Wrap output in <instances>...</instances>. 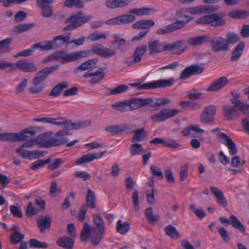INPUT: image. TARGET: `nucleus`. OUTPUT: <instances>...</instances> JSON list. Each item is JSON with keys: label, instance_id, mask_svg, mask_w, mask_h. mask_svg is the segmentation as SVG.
I'll use <instances>...</instances> for the list:
<instances>
[{"label": "nucleus", "instance_id": "obj_1", "mask_svg": "<svg viewBox=\"0 0 249 249\" xmlns=\"http://www.w3.org/2000/svg\"><path fill=\"white\" fill-rule=\"evenodd\" d=\"M59 67V65L56 64L45 67L37 72L32 80L33 85L29 88V91L32 94H37L41 92L45 88L41 83L47 78L50 74L57 70Z\"/></svg>", "mask_w": 249, "mask_h": 249}, {"label": "nucleus", "instance_id": "obj_2", "mask_svg": "<svg viewBox=\"0 0 249 249\" xmlns=\"http://www.w3.org/2000/svg\"><path fill=\"white\" fill-rule=\"evenodd\" d=\"M188 13L186 8H181L176 11V16L178 18H185V19L177 20L169 25L163 27L157 30L158 35H164L179 30L184 27L186 24L192 19L189 16L185 14Z\"/></svg>", "mask_w": 249, "mask_h": 249}, {"label": "nucleus", "instance_id": "obj_3", "mask_svg": "<svg viewBox=\"0 0 249 249\" xmlns=\"http://www.w3.org/2000/svg\"><path fill=\"white\" fill-rule=\"evenodd\" d=\"M8 68L13 71L19 69L24 72H34L37 70V67L34 62L27 59L18 60L16 63L0 60V70H3Z\"/></svg>", "mask_w": 249, "mask_h": 249}, {"label": "nucleus", "instance_id": "obj_4", "mask_svg": "<svg viewBox=\"0 0 249 249\" xmlns=\"http://www.w3.org/2000/svg\"><path fill=\"white\" fill-rule=\"evenodd\" d=\"M59 118L61 119L56 121L55 125L62 126L64 129L57 132V136L70 135V130L84 128L90 126L91 124V122L88 120L72 123L71 120H64L63 118Z\"/></svg>", "mask_w": 249, "mask_h": 249}, {"label": "nucleus", "instance_id": "obj_5", "mask_svg": "<svg viewBox=\"0 0 249 249\" xmlns=\"http://www.w3.org/2000/svg\"><path fill=\"white\" fill-rule=\"evenodd\" d=\"M92 18L91 15L86 16L83 12H79L71 15L65 20V23L68 24L63 30L66 31L75 30L90 20Z\"/></svg>", "mask_w": 249, "mask_h": 249}, {"label": "nucleus", "instance_id": "obj_6", "mask_svg": "<svg viewBox=\"0 0 249 249\" xmlns=\"http://www.w3.org/2000/svg\"><path fill=\"white\" fill-rule=\"evenodd\" d=\"M92 219L95 227L92 228V232L96 233V236H93L92 237V244L94 245H98L103 236L106 233V228L104 221L99 214L94 213L92 216Z\"/></svg>", "mask_w": 249, "mask_h": 249}, {"label": "nucleus", "instance_id": "obj_7", "mask_svg": "<svg viewBox=\"0 0 249 249\" xmlns=\"http://www.w3.org/2000/svg\"><path fill=\"white\" fill-rule=\"evenodd\" d=\"M36 134V131L30 128H26L19 133H16V142H24L17 149H23L24 147H34Z\"/></svg>", "mask_w": 249, "mask_h": 249}, {"label": "nucleus", "instance_id": "obj_8", "mask_svg": "<svg viewBox=\"0 0 249 249\" xmlns=\"http://www.w3.org/2000/svg\"><path fill=\"white\" fill-rule=\"evenodd\" d=\"M196 23L202 24H209L212 26H221L224 25L226 22L221 18L220 13L210 14L203 16L196 20Z\"/></svg>", "mask_w": 249, "mask_h": 249}, {"label": "nucleus", "instance_id": "obj_9", "mask_svg": "<svg viewBox=\"0 0 249 249\" xmlns=\"http://www.w3.org/2000/svg\"><path fill=\"white\" fill-rule=\"evenodd\" d=\"M211 48L214 53L228 52L230 50V46L227 44L226 38L221 36H216L212 39H210Z\"/></svg>", "mask_w": 249, "mask_h": 249}, {"label": "nucleus", "instance_id": "obj_10", "mask_svg": "<svg viewBox=\"0 0 249 249\" xmlns=\"http://www.w3.org/2000/svg\"><path fill=\"white\" fill-rule=\"evenodd\" d=\"M13 231L10 236V242L13 244L20 243L18 249H27V243L22 242L24 238V235L20 232V228L16 225H13L11 229Z\"/></svg>", "mask_w": 249, "mask_h": 249}, {"label": "nucleus", "instance_id": "obj_11", "mask_svg": "<svg viewBox=\"0 0 249 249\" xmlns=\"http://www.w3.org/2000/svg\"><path fill=\"white\" fill-rule=\"evenodd\" d=\"M180 112L177 109H168L167 108L161 110L151 117V119L154 122H162L169 118L173 117Z\"/></svg>", "mask_w": 249, "mask_h": 249}, {"label": "nucleus", "instance_id": "obj_12", "mask_svg": "<svg viewBox=\"0 0 249 249\" xmlns=\"http://www.w3.org/2000/svg\"><path fill=\"white\" fill-rule=\"evenodd\" d=\"M16 152L21 157L29 160L37 159L43 157L47 152L45 151L35 150L29 151L21 149H16Z\"/></svg>", "mask_w": 249, "mask_h": 249}, {"label": "nucleus", "instance_id": "obj_13", "mask_svg": "<svg viewBox=\"0 0 249 249\" xmlns=\"http://www.w3.org/2000/svg\"><path fill=\"white\" fill-rule=\"evenodd\" d=\"M204 70V67L200 65H192L186 67L180 73L179 78L182 80L188 79L193 75L201 73Z\"/></svg>", "mask_w": 249, "mask_h": 249}, {"label": "nucleus", "instance_id": "obj_14", "mask_svg": "<svg viewBox=\"0 0 249 249\" xmlns=\"http://www.w3.org/2000/svg\"><path fill=\"white\" fill-rule=\"evenodd\" d=\"M129 109L131 111L136 110L145 106H148L152 102V98H141L134 97L128 99Z\"/></svg>", "mask_w": 249, "mask_h": 249}, {"label": "nucleus", "instance_id": "obj_15", "mask_svg": "<svg viewBox=\"0 0 249 249\" xmlns=\"http://www.w3.org/2000/svg\"><path fill=\"white\" fill-rule=\"evenodd\" d=\"M186 8L188 13L192 15H197L215 12L218 10L219 7L210 5H201Z\"/></svg>", "mask_w": 249, "mask_h": 249}, {"label": "nucleus", "instance_id": "obj_16", "mask_svg": "<svg viewBox=\"0 0 249 249\" xmlns=\"http://www.w3.org/2000/svg\"><path fill=\"white\" fill-rule=\"evenodd\" d=\"M231 221L228 218L224 217H221L219 218L221 222L225 226L231 225L233 228L239 230L241 232H244L245 229L239 219L234 215L230 216Z\"/></svg>", "mask_w": 249, "mask_h": 249}, {"label": "nucleus", "instance_id": "obj_17", "mask_svg": "<svg viewBox=\"0 0 249 249\" xmlns=\"http://www.w3.org/2000/svg\"><path fill=\"white\" fill-rule=\"evenodd\" d=\"M229 82L227 77L222 76L218 79L213 81L207 88L206 90L208 92L217 91L224 87H225Z\"/></svg>", "mask_w": 249, "mask_h": 249}, {"label": "nucleus", "instance_id": "obj_18", "mask_svg": "<svg viewBox=\"0 0 249 249\" xmlns=\"http://www.w3.org/2000/svg\"><path fill=\"white\" fill-rule=\"evenodd\" d=\"M105 130L111 134H119L124 132L130 133L132 132V129L128 124L113 125L107 126Z\"/></svg>", "mask_w": 249, "mask_h": 249}, {"label": "nucleus", "instance_id": "obj_19", "mask_svg": "<svg viewBox=\"0 0 249 249\" xmlns=\"http://www.w3.org/2000/svg\"><path fill=\"white\" fill-rule=\"evenodd\" d=\"M94 48H95L94 50L95 54L106 58H109L116 53L115 50L105 47L101 44H97Z\"/></svg>", "mask_w": 249, "mask_h": 249}, {"label": "nucleus", "instance_id": "obj_20", "mask_svg": "<svg viewBox=\"0 0 249 249\" xmlns=\"http://www.w3.org/2000/svg\"><path fill=\"white\" fill-rule=\"evenodd\" d=\"M224 116L228 120H233L234 117L236 118L239 116L240 113L237 107L230 106L229 105H224L222 107Z\"/></svg>", "mask_w": 249, "mask_h": 249}, {"label": "nucleus", "instance_id": "obj_21", "mask_svg": "<svg viewBox=\"0 0 249 249\" xmlns=\"http://www.w3.org/2000/svg\"><path fill=\"white\" fill-rule=\"evenodd\" d=\"M107 152V151H103L100 153L88 154L83 155L79 158L76 162V164H81L84 163H88L95 159H100Z\"/></svg>", "mask_w": 249, "mask_h": 249}, {"label": "nucleus", "instance_id": "obj_22", "mask_svg": "<svg viewBox=\"0 0 249 249\" xmlns=\"http://www.w3.org/2000/svg\"><path fill=\"white\" fill-rule=\"evenodd\" d=\"M93 236H96V233H93L92 232V228L87 222H85L80 234L81 241L86 243L90 238L92 243V237Z\"/></svg>", "mask_w": 249, "mask_h": 249}, {"label": "nucleus", "instance_id": "obj_23", "mask_svg": "<svg viewBox=\"0 0 249 249\" xmlns=\"http://www.w3.org/2000/svg\"><path fill=\"white\" fill-rule=\"evenodd\" d=\"M37 226L41 233H44L46 230L50 229L51 223V217L47 214L44 216L40 217L37 220Z\"/></svg>", "mask_w": 249, "mask_h": 249}, {"label": "nucleus", "instance_id": "obj_24", "mask_svg": "<svg viewBox=\"0 0 249 249\" xmlns=\"http://www.w3.org/2000/svg\"><path fill=\"white\" fill-rule=\"evenodd\" d=\"M96 47V45H93L91 46V50H85L79 52H73L71 53L72 55V61H74L78 59L90 57L95 54L94 47Z\"/></svg>", "mask_w": 249, "mask_h": 249}, {"label": "nucleus", "instance_id": "obj_25", "mask_svg": "<svg viewBox=\"0 0 249 249\" xmlns=\"http://www.w3.org/2000/svg\"><path fill=\"white\" fill-rule=\"evenodd\" d=\"M210 190L216 197L218 203L223 207H227L228 202L223 192L217 187L214 186L210 187Z\"/></svg>", "mask_w": 249, "mask_h": 249}, {"label": "nucleus", "instance_id": "obj_26", "mask_svg": "<svg viewBox=\"0 0 249 249\" xmlns=\"http://www.w3.org/2000/svg\"><path fill=\"white\" fill-rule=\"evenodd\" d=\"M73 238L72 237L62 236L57 240L56 244L58 246L66 249H72L74 244Z\"/></svg>", "mask_w": 249, "mask_h": 249}, {"label": "nucleus", "instance_id": "obj_27", "mask_svg": "<svg viewBox=\"0 0 249 249\" xmlns=\"http://www.w3.org/2000/svg\"><path fill=\"white\" fill-rule=\"evenodd\" d=\"M174 82L175 80L173 77L169 79H160L153 81H151L152 88L155 89L170 87L173 85Z\"/></svg>", "mask_w": 249, "mask_h": 249}, {"label": "nucleus", "instance_id": "obj_28", "mask_svg": "<svg viewBox=\"0 0 249 249\" xmlns=\"http://www.w3.org/2000/svg\"><path fill=\"white\" fill-rule=\"evenodd\" d=\"M65 135H57V132L54 135V137L53 138H50V142L48 145V146H50V147L52 146H60L61 145L65 144L67 143L69 140L68 138L64 137Z\"/></svg>", "mask_w": 249, "mask_h": 249}, {"label": "nucleus", "instance_id": "obj_29", "mask_svg": "<svg viewBox=\"0 0 249 249\" xmlns=\"http://www.w3.org/2000/svg\"><path fill=\"white\" fill-rule=\"evenodd\" d=\"M154 25L155 22L153 20L143 19L134 23L132 25V28L135 29H146L147 30Z\"/></svg>", "mask_w": 249, "mask_h": 249}, {"label": "nucleus", "instance_id": "obj_30", "mask_svg": "<svg viewBox=\"0 0 249 249\" xmlns=\"http://www.w3.org/2000/svg\"><path fill=\"white\" fill-rule=\"evenodd\" d=\"M54 60L61 59L63 63L72 62L71 53L69 54H65L63 51H57L53 53Z\"/></svg>", "mask_w": 249, "mask_h": 249}, {"label": "nucleus", "instance_id": "obj_31", "mask_svg": "<svg viewBox=\"0 0 249 249\" xmlns=\"http://www.w3.org/2000/svg\"><path fill=\"white\" fill-rule=\"evenodd\" d=\"M210 37L207 35L196 36L190 38L187 40V43L192 46H197L204 42H209Z\"/></svg>", "mask_w": 249, "mask_h": 249}, {"label": "nucleus", "instance_id": "obj_32", "mask_svg": "<svg viewBox=\"0 0 249 249\" xmlns=\"http://www.w3.org/2000/svg\"><path fill=\"white\" fill-rule=\"evenodd\" d=\"M99 59L97 58L88 60L82 63L78 67L75 69V71L78 70L81 71H84L92 68H96L95 65L97 63Z\"/></svg>", "mask_w": 249, "mask_h": 249}, {"label": "nucleus", "instance_id": "obj_33", "mask_svg": "<svg viewBox=\"0 0 249 249\" xmlns=\"http://www.w3.org/2000/svg\"><path fill=\"white\" fill-rule=\"evenodd\" d=\"M244 48V43L240 42L234 48L231 57V60L232 62L237 61L241 56Z\"/></svg>", "mask_w": 249, "mask_h": 249}, {"label": "nucleus", "instance_id": "obj_34", "mask_svg": "<svg viewBox=\"0 0 249 249\" xmlns=\"http://www.w3.org/2000/svg\"><path fill=\"white\" fill-rule=\"evenodd\" d=\"M147 47L145 45L142 44L136 48L133 53L134 61L136 62H139L141 61L142 56L146 52Z\"/></svg>", "mask_w": 249, "mask_h": 249}, {"label": "nucleus", "instance_id": "obj_35", "mask_svg": "<svg viewBox=\"0 0 249 249\" xmlns=\"http://www.w3.org/2000/svg\"><path fill=\"white\" fill-rule=\"evenodd\" d=\"M68 87V83L64 81L54 86L50 93L49 95L53 97H57L64 89H67Z\"/></svg>", "mask_w": 249, "mask_h": 249}, {"label": "nucleus", "instance_id": "obj_36", "mask_svg": "<svg viewBox=\"0 0 249 249\" xmlns=\"http://www.w3.org/2000/svg\"><path fill=\"white\" fill-rule=\"evenodd\" d=\"M86 202L88 207L94 209L96 208V197L94 193L90 189H88L86 198Z\"/></svg>", "mask_w": 249, "mask_h": 249}, {"label": "nucleus", "instance_id": "obj_37", "mask_svg": "<svg viewBox=\"0 0 249 249\" xmlns=\"http://www.w3.org/2000/svg\"><path fill=\"white\" fill-rule=\"evenodd\" d=\"M228 15L232 18L243 19L249 17V11L234 10L230 12Z\"/></svg>", "mask_w": 249, "mask_h": 249}, {"label": "nucleus", "instance_id": "obj_38", "mask_svg": "<svg viewBox=\"0 0 249 249\" xmlns=\"http://www.w3.org/2000/svg\"><path fill=\"white\" fill-rule=\"evenodd\" d=\"M48 136L46 134L42 133L36 137H35V145L36 144H41L43 148H49L48 146L50 142V139H47Z\"/></svg>", "mask_w": 249, "mask_h": 249}, {"label": "nucleus", "instance_id": "obj_39", "mask_svg": "<svg viewBox=\"0 0 249 249\" xmlns=\"http://www.w3.org/2000/svg\"><path fill=\"white\" fill-rule=\"evenodd\" d=\"M220 129L216 128L212 130V133H216V137L220 143L226 145L231 139L226 133L219 132Z\"/></svg>", "mask_w": 249, "mask_h": 249}, {"label": "nucleus", "instance_id": "obj_40", "mask_svg": "<svg viewBox=\"0 0 249 249\" xmlns=\"http://www.w3.org/2000/svg\"><path fill=\"white\" fill-rule=\"evenodd\" d=\"M36 26L34 23L22 24L15 26L13 29L14 33L19 34L28 31Z\"/></svg>", "mask_w": 249, "mask_h": 249}, {"label": "nucleus", "instance_id": "obj_41", "mask_svg": "<svg viewBox=\"0 0 249 249\" xmlns=\"http://www.w3.org/2000/svg\"><path fill=\"white\" fill-rule=\"evenodd\" d=\"M147 132L144 128L136 130L132 138V141L142 142L147 137Z\"/></svg>", "mask_w": 249, "mask_h": 249}, {"label": "nucleus", "instance_id": "obj_42", "mask_svg": "<svg viewBox=\"0 0 249 249\" xmlns=\"http://www.w3.org/2000/svg\"><path fill=\"white\" fill-rule=\"evenodd\" d=\"M154 11V10L152 8L148 7H142L140 8L131 9L129 11V13L130 14H134L136 16H143L150 15L152 12Z\"/></svg>", "mask_w": 249, "mask_h": 249}, {"label": "nucleus", "instance_id": "obj_43", "mask_svg": "<svg viewBox=\"0 0 249 249\" xmlns=\"http://www.w3.org/2000/svg\"><path fill=\"white\" fill-rule=\"evenodd\" d=\"M130 225L127 222H123L119 220L116 223V231L121 234H125L129 231Z\"/></svg>", "mask_w": 249, "mask_h": 249}, {"label": "nucleus", "instance_id": "obj_44", "mask_svg": "<svg viewBox=\"0 0 249 249\" xmlns=\"http://www.w3.org/2000/svg\"><path fill=\"white\" fill-rule=\"evenodd\" d=\"M105 88L109 91V93H106L107 95H116L126 92L128 89V87L125 85H121L113 89L107 87Z\"/></svg>", "mask_w": 249, "mask_h": 249}, {"label": "nucleus", "instance_id": "obj_45", "mask_svg": "<svg viewBox=\"0 0 249 249\" xmlns=\"http://www.w3.org/2000/svg\"><path fill=\"white\" fill-rule=\"evenodd\" d=\"M166 234L172 239H177L180 237L179 233L176 228L172 225H168L164 228Z\"/></svg>", "mask_w": 249, "mask_h": 249}, {"label": "nucleus", "instance_id": "obj_46", "mask_svg": "<svg viewBox=\"0 0 249 249\" xmlns=\"http://www.w3.org/2000/svg\"><path fill=\"white\" fill-rule=\"evenodd\" d=\"M113 108L116 109L120 112L130 111L128 100L116 103L111 105Z\"/></svg>", "mask_w": 249, "mask_h": 249}, {"label": "nucleus", "instance_id": "obj_47", "mask_svg": "<svg viewBox=\"0 0 249 249\" xmlns=\"http://www.w3.org/2000/svg\"><path fill=\"white\" fill-rule=\"evenodd\" d=\"M148 48L150 50L149 54L151 55L155 53H158L164 51L163 47L162 48L160 47L159 40L149 42Z\"/></svg>", "mask_w": 249, "mask_h": 249}, {"label": "nucleus", "instance_id": "obj_48", "mask_svg": "<svg viewBox=\"0 0 249 249\" xmlns=\"http://www.w3.org/2000/svg\"><path fill=\"white\" fill-rule=\"evenodd\" d=\"M34 48H35L36 50L40 49L42 51H49L53 50V47L50 41H45L35 43L34 44Z\"/></svg>", "mask_w": 249, "mask_h": 249}, {"label": "nucleus", "instance_id": "obj_49", "mask_svg": "<svg viewBox=\"0 0 249 249\" xmlns=\"http://www.w3.org/2000/svg\"><path fill=\"white\" fill-rule=\"evenodd\" d=\"M170 102V100L166 98H156L154 100L152 99V102L149 104V106L151 107L164 106Z\"/></svg>", "mask_w": 249, "mask_h": 249}, {"label": "nucleus", "instance_id": "obj_50", "mask_svg": "<svg viewBox=\"0 0 249 249\" xmlns=\"http://www.w3.org/2000/svg\"><path fill=\"white\" fill-rule=\"evenodd\" d=\"M0 141L2 142H16V133L8 132L0 133Z\"/></svg>", "mask_w": 249, "mask_h": 249}, {"label": "nucleus", "instance_id": "obj_51", "mask_svg": "<svg viewBox=\"0 0 249 249\" xmlns=\"http://www.w3.org/2000/svg\"><path fill=\"white\" fill-rule=\"evenodd\" d=\"M145 215L150 223H154L159 220L160 216L158 214H154L151 207L147 208L145 211Z\"/></svg>", "mask_w": 249, "mask_h": 249}, {"label": "nucleus", "instance_id": "obj_52", "mask_svg": "<svg viewBox=\"0 0 249 249\" xmlns=\"http://www.w3.org/2000/svg\"><path fill=\"white\" fill-rule=\"evenodd\" d=\"M226 40L228 46H230V44H234L240 40L238 36L234 32H228L226 33Z\"/></svg>", "mask_w": 249, "mask_h": 249}, {"label": "nucleus", "instance_id": "obj_53", "mask_svg": "<svg viewBox=\"0 0 249 249\" xmlns=\"http://www.w3.org/2000/svg\"><path fill=\"white\" fill-rule=\"evenodd\" d=\"M64 6L66 7H75L78 8H82L84 4L82 0H66Z\"/></svg>", "mask_w": 249, "mask_h": 249}, {"label": "nucleus", "instance_id": "obj_54", "mask_svg": "<svg viewBox=\"0 0 249 249\" xmlns=\"http://www.w3.org/2000/svg\"><path fill=\"white\" fill-rule=\"evenodd\" d=\"M200 121L203 124H213L214 123V118L202 111L201 113Z\"/></svg>", "mask_w": 249, "mask_h": 249}, {"label": "nucleus", "instance_id": "obj_55", "mask_svg": "<svg viewBox=\"0 0 249 249\" xmlns=\"http://www.w3.org/2000/svg\"><path fill=\"white\" fill-rule=\"evenodd\" d=\"M121 24H127L135 20V16L130 14L119 16Z\"/></svg>", "mask_w": 249, "mask_h": 249}, {"label": "nucleus", "instance_id": "obj_56", "mask_svg": "<svg viewBox=\"0 0 249 249\" xmlns=\"http://www.w3.org/2000/svg\"><path fill=\"white\" fill-rule=\"evenodd\" d=\"M182 41H178L174 43L168 44L163 47V51H173L180 49L182 47Z\"/></svg>", "mask_w": 249, "mask_h": 249}, {"label": "nucleus", "instance_id": "obj_57", "mask_svg": "<svg viewBox=\"0 0 249 249\" xmlns=\"http://www.w3.org/2000/svg\"><path fill=\"white\" fill-rule=\"evenodd\" d=\"M29 245L31 247L36 248H47L48 247V243L46 242H41L35 239H31L29 241Z\"/></svg>", "mask_w": 249, "mask_h": 249}, {"label": "nucleus", "instance_id": "obj_58", "mask_svg": "<svg viewBox=\"0 0 249 249\" xmlns=\"http://www.w3.org/2000/svg\"><path fill=\"white\" fill-rule=\"evenodd\" d=\"M143 151L142 144L135 143L130 146V152L132 156H135L141 154Z\"/></svg>", "mask_w": 249, "mask_h": 249}, {"label": "nucleus", "instance_id": "obj_59", "mask_svg": "<svg viewBox=\"0 0 249 249\" xmlns=\"http://www.w3.org/2000/svg\"><path fill=\"white\" fill-rule=\"evenodd\" d=\"M150 170L151 171L152 175L157 178L159 179H162L163 178V175L161 169L158 166L155 165H151L150 166Z\"/></svg>", "mask_w": 249, "mask_h": 249}, {"label": "nucleus", "instance_id": "obj_60", "mask_svg": "<svg viewBox=\"0 0 249 249\" xmlns=\"http://www.w3.org/2000/svg\"><path fill=\"white\" fill-rule=\"evenodd\" d=\"M107 36L105 34L97 32L89 34L87 39L91 41H95L101 39H106Z\"/></svg>", "mask_w": 249, "mask_h": 249}, {"label": "nucleus", "instance_id": "obj_61", "mask_svg": "<svg viewBox=\"0 0 249 249\" xmlns=\"http://www.w3.org/2000/svg\"><path fill=\"white\" fill-rule=\"evenodd\" d=\"M133 204L134 211L138 212L140 209L139 202V193L136 189H133L132 193Z\"/></svg>", "mask_w": 249, "mask_h": 249}, {"label": "nucleus", "instance_id": "obj_62", "mask_svg": "<svg viewBox=\"0 0 249 249\" xmlns=\"http://www.w3.org/2000/svg\"><path fill=\"white\" fill-rule=\"evenodd\" d=\"M38 212V210L35 208L33 206V203L30 202L26 209L25 214L29 217H31L33 215L37 214Z\"/></svg>", "mask_w": 249, "mask_h": 249}, {"label": "nucleus", "instance_id": "obj_63", "mask_svg": "<svg viewBox=\"0 0 249 249\" xmlns=\"http://www.w3.org/2000/svg\"><path fill=\"white\" fill-rule=\"evenodd\" d=\"M180 146L179 141L177 140L173 139H165L164 146L165 147H170L173 149L177 148Z\"/></svg>", "mask_w": 249, "mask_h": 249}, {"label": "nucleus", "instance_id": "obj_64", "mask_svg": "<svg viewBox=\"0 0 249 249\" xmlns=\"http://www.w3.org/2000/svg\"><path fill=\"white\" fill-rule=\"evenodd\" d=\"M237 109L241 111L244 115L249 118V105L243 102L238 107Z\"/></svg>", "mask_w": 249, "mask_h": 249}]
</instances>
